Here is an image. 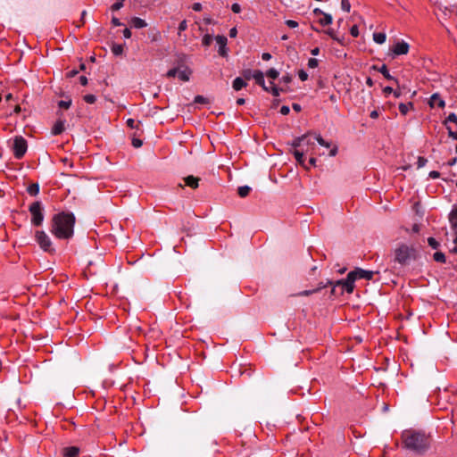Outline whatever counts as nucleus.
<instances>
[{"label":"nucleus","instance_id":"3","mask_svg":"<svg viewBox=\"0 0 457 457\" xmlns=\"http://www.w3.org/2000/svg\"><path fill=\"white\" fill-rule=\"evenodd\" d=\"M416 258L417 251L413 246L401 244L395 249L394 261L401 265H407L411 261L416 260Z\"/></svg>","mask_w":457,"mask_h":457},{"label":"nucleus","instance_id":"28","mask_svg":"<svg viewBox=\"0 0 457 457\" xmlns=\"http://www.w3.org/2000/svg\"><path fill=\"white\" fill-rule=\"evenodd\" d=\"M373 39L378 44H383L386 42V36L385 33L382 32L374 33Z\"/></svg>","mask_w":457,"mask_h":457},{"label":"nucleus","instance_id":"12","mask_svg":"<svg viewBox=\"0 0 457 457\" xmlns=\"http://www.w3.org/2000/svg\"><path fill=\"white\" fill-rule=\"evenodd\" d=\"M451 228L455 231L456 237L453 243L457 245V206H454L449 214Z\"/></svg>","mask_w":457,"mask_h":457},{"label":"nucleus","instance_id":"59","mask_svg":"<svg viewBox=\"0 0 457 457\" xmlns=\"http://www.w3.org/2000/svg\"><path fill=\"white\" fill-rule=\"evenodd\" d=\"M290 112V109L288 106L287 105H283L281 108H280V113L283 114V115H287Z\"/></svg>","mask_w":457,"mask_h":457},{"label":"nucleus","instance_id":"47","mask_svg":"<svg viewBox=\"0 0 457 457\" xmlns=\"http://www.w3.org/2000/svg\"><path fill=\"white\" fill-rule=\"evenodd\" d=\"M270 85H271V88H270V92L271 94L274 96H278L279 94H280V89L278 87H277L273 82H270Z\"/></svg>","mask_w":457,"mask_h":457},{"label":"nucleus","instance_id":"29","mask_svg":"<svg viewBox=\"0 0 457 457\" xmlns=\"http://www.w3.org/2000/svg\"><path fill=\"white\" fill-rule=\"evenodd\" d=\"M124 47L123 45L120 44H112V52L114 55L119 56L123 53Z\"/></svg>","mask_w":457,"mask_h":457},{"label":"nucleus","instance_id":"39","mask_svg":"<svg viewBox=\"0 0 457 457\" xmlns=\"http://www.w3.org/2000/svg\"><path fill=\"white\" fill-rule=\"evenodd\" d=\"M83 99L86 103L90 104H94L96 101V96L92 95V94L84 96Z\"/></svg>","mask_w":457,"mask_h":457},{"label":"nucleus","instance_id":"45","mask_svg":"<svg viewBox=\"0 0 457 457\" xmlns=\"http://www.w3.org/2000/svg\"><path fill=\"white\" fill-rule=\"evenodd\" d=\"M187 29V21H186V20H183V21L179 23V28H178V29H179V35H180V33H181L182 31H185Z\"/></svg>","mask_w":457,"mask_h":457},{"label":"nucleus","instance_id":"14","mask_svg":"<svg viewBox=\"0 0 457 457\" xmlns=\"http://www.w3.org/2000/svg\"><path fill=\"white\" fill-rule=\"evenodd\" d=\"M428 104L432 108L436 105L439 108H444L445 106V102L442 99L438 93H435L431 96Z\"/></svg>","mask_w":457,"mask_h":457},{"label":"nucleus","instance_id":"33","mask_svg":"<svg viewBox=\"0 0 457 457\" xmlns=\"http://www.w3.org/2000/svg\"><path fill=\"white\" fill-rule=\"evenodd\" d=\"M313 140H316L320 145L329 148L331 143L325 141L320 135H317Z\"/></svg>","mask_w":457,"mask_h":457},{"label":"nucleus","instance_id":"16","mask_svg":"<svg viewBox=\"0 0 457 457\" xmlns=\"http://www.w3.org/2000/svg\"><path fill=\"white\" fill-rule=\"evenodd\" d=\"M65 129V120L62 119H59L55 121L52 128V134L56 136L62 134Z\"/></svg>","mask_w":457,"mask_h":457},{"label":"nucleus","instance_id":"56","mask_svg":"<svg viewBox=\"0 0 457 457\" xmlns=\"http://www.w3.org/2000/svg\"><path fill=\"white\" fill-rule=\"evenodd\" d=\"M314 145H304L303 146V149H304V153L305 154H310L311 155H313V149H314Z\"/></svg>","mask_w":457,"mask_h":457},{"label":"nucleus","instance_id":"62","mask_svg":"<svg viewBox=\"0 0 457 457\" xmlns=\"http://www.w3.org/2000/svg\"><path fill=\"white\" fill-rule=\"evenodd\" d=\"M394 89L391 87H386L383 89V93L386 96H387L389 94L393 93Z\"/></svg>","mask_w":457,"mask_h":457},{"label":"nucleus","instance_id":"20","mask_svg":"<svg viewBox=\"0 0 457 457\" xmlns=\"http://www.w3.org/2000/svg\"><path fill=\"white\" fill-rule=\"evenodd\" d=\"M247 83L245 81L243 78L237 77L233 80L232 87L235 91H239L243 87H245Z\"/></svg>","mask_w":457,"mask_h":457},{"label":"nucleus","instance_id":"43","mask_svg":"<svg viewBox=\"0 0 457 457\" xmlns=\"http://www.w3.org/2000/svg\"><path fill=\"white\" fill-rule=\"evenodd\" d=\"M194 102L195 104H207L208 103V99L205 98L204 96L199 95V96H196L195 97Z\"/></svg>","mask_w":457,"mask_h":457},{"label":"nucleus","instance_id":"6","mask_svg":"<svg viewBox=\"0 0 457 457\" xmlns=\"http://www.w3.org/2000/svg\"><path fill=\"white\" fill-rule=\"evenodd\" d=\"M12 150L16 159H21L28 150L27 140L22 136H15L12 139Z\"/></svg>","mask_w":457,"mask_h":457},{"label":"nucleus","instance_id":"5","mask_svg":"<svg viewBox=\"0 0 457 457\" xmlns=\"http://www.w3.org/2000/svg\"><path fill=\"white\" fill-rule=\"evenodd\" d=\"M29 211L31 214V224L35 227L41 226L45 217L42 204L39 201L32 203L29 207Z\"/></svg>","mask_w":457,"mask_h":457},{"label":"nucleus","instance_id":"61","mask_svg":"<svg viewBox=\"0 0 457 457\" xmlns=\"http://www.w3.org/2000/svg\"><path fill=\"white\" fill-rule=\"evenodd\" d=\"M428 176L431 179H437V178L440 177V173L438 171H436V170H432V171L429 172Z\"/></svg>","mask_w":457,"mask_h":457},{"label":"nucleus","instance_id":"26","mask_svg":"<svg viewBox=\"0 0 457 457\" xmlns=\"http://www.w3.org/2000/svg\"><path fill=\"white\" fill-rule=\"evenodd\" d=\"M323 17L321 19L319 20V23L321 25V26H327V25H329L332 23V16L328 13H323L322 15Z\"/></svg>","mask_w":457,"mask_h":457},{"label":"nucleus","instance_id":"9","mask_svg":"<svg viewBox=\"0 0 457 457\" xmlns=\"http://www.w3.org/2000/svg\"><path fill=\"white\" fill-rule=\"evenodd\" d=\"M350 273H353V278L356 281L357 279H360V278L371 280L377 272L372 271V270H365L361 268H356L355 270L350 271Z\"/></svg>","mask_w":457,"mask_h":457},{"label":"nucleus","instance_id":"36","mask_svg":"<svg viewBox=\"0 0 457 457\" xmlns=\"http://www.w3.org/2000/svg\"><path fill=\"white\" fill-rule=\"evenodd\" d=\"M253 71L252 70L246 69L242 71V76L244 79L250 80L251 79H253Z\"/></svg>","mask_w":457,"mask_h":457},{"label":"nucleus","instance_id":"38","mask_svg":"<svg viewBox=\"0 0 457 457\" xmlns=\"http://www.w3.org/2000/svg\"><path fill=\"white\" fill-rule=\"evenodd\" d=\"M71 99H69L67 101L66 100H61L58 103V106L60 108H63V109H69L71 107Z\"/></svg>","mask_w":457,"mask_h":457},{"label":"nucleus","instance_id":"18","mask_svg":"<svg viewBox=\"0 0 457 457\" xmlns=\"http://www.w3.org/2000/svg\"><path fill=\"white\" fill-rule=\"evenodd\" d=\"M199 180H200L199 178H196L193 175H189V176L184 178L185 184L193 189H195L198 187Z\"/></svg>","mask_w":457,"mask_h":457},{"label":"nucleus","instance_id":"55","mask_svg":"<svg viewBox=\"0 0 457 457\" xmlns=\"http://www.w3.org/2000/svg\"><path fill=\"white\" fill-rule=\"evenodd\" d=\"M231 10L235 13H239L241 12V6L239 4L235 3L231 5Z\"/></svg>","mask_w":457,"mask_h":457},{"label":"nucleus","instance_id":"48","mask_svg":"<svg viewBox=\"0 0 457 457\" xmlns=\"http://www.w3.org/2000/svg\"><path fill=\"white\" fill-rule=\"evenodd\" d=\"M445 128H446V129L448 131V136L450 137H452L453 139L457 140V131L456 132L453 131L452 128L450 126H446Z\"/></svg>","mask_w":457,"mask_h":457},{"label":"nucleus","instance_id":"52","mask_svg":"<svg viewBox=\"0 0 457 457\" xmlns=\"http://www.w3.org/2000/svg\"><path fill=\"white\" fill-rule=\"evenodd\" d=\"M350 33H351V35H352L353 37H357L359 36V29H358L357 25H353V26L350 29Z\"/></svg>","mask_w":457,"mask_h":457},{"label":"nucleus","instance_id":"1","mask_svg":"<svg viewBox=\"0 0 457 457\" xmlns=\"http://www.w3.org/2000/svg\"><path fill=\"white\" fill-rule=\"evenodd\" d=\"M402 445L404 449L416 454L425 453L430 446V438L424 432L406 429L401 435Z\"/></svg>","mask_w":457,"mask_h":457},{"label":"nucleus","instance_id":"2","mask_svg":"<svg viewBox=\"0 0 457 457\" xmlns=\"http://www.w3.org/2000/svg\"><path fill=\"white\" fill-rule=\"evenodd\" d=\"M74 224V214L62 212L54 215L50 230L59 239H69L73 236Z\"/></svg>","mask_w":457,"mask_h":457},{"label":"nucleus","instance_id":"25","mask_svg":"<svg viewBox=\"0 0 457 457\" xmlns=\"http://www.w3.org/2000/svg\"><path fill=\"white\" fill-rule=\"evenodd\" d=\"M251 187L248 186H241L237 188V194L240 197H246L251 192Z\"/></svg>","mask_w":457,"mask_h":457},{"label":"nucleus","instance_id":"21","mask_svg":"<svg viewBox=\"0 0 457 457\" xmlns=\"http://www.w3.org/2000/svg\"><path fill=\"white\" fill-rule=\"evenodd\" d=\"M374 70L378 71L383 76L388 80L397 81L393 76L390 75L388 69L386 64H383L381 67L378 68L377 66H373Z\"/></svg>","mask_w":457,"mask_h":457},{"label":"nucleus","instance_id":"53","mask_svg":"<svg viewBox=\"0 0 457 457\" xmlns=\"http://www.w3.org/2000/svg\"><path fill=\"white\" fill-rule=\"evenodd\" d=\"M298 76L302 81H305L308 79V74L303 70L298 71Z\"/></svg>","mask_w":457,"mask_h":457},{"label":"nucleus","instance_id":"8","mask_svg":"<svg viewBox=\"0 0 457 457\" xmlns=\"http://www.w3.org/2000/svg\"><path fill=\"white\" fill-rule=\"evenodd\" d=\"M314 140L311 138V133H306L301 137H295L291 143L290 145L294 149H303L304 145H313Z\"/></svg>","mask_w":457,"mask_h":457},{"label":"nucleus","instance_id":"46","mask_svg":"<svg viewBox=\"0 0 457 457\" xmlns=\"http://www.w3.org/2000/svg\"><path fill=\"white\" fill-rule=\"evenodd\" d=\"M318 64H319V62L315 58H310L308 61V67L311 69L316 68L318 66Z\"/></svg>","mask_w":457,"mask_h":457},{"label":"nucleus","instance_id":"10","mask_svg":"<svg viewBox=\"0 0 457 457\" xmlns=\"http://www.w3.org/2000/svg\"><path fill=\"white\" fill-rule=\"evenodd\" d=\"M409 48H410V46L408 43H406L404 41H399L394 45V46L392 48V52H393L394 55L406 54L409 52Z\"/></svg>","mask_w":457,"mask_h":457},{"label":"nucleus","instance_id":"49","mask_svg":"<svg viewBox=\"0 0 457 457\" xmlns=\"http://www.w3.org/2000/svg\"><path fill=\"white\" fill-rule=\"evenodd\" d=\"M123 6V3L117 1L111 6V10L115 12L119 11Z\"/></svg>","mask_w":457,"mask_h":457},{"label":"nucleus","instance_id":"23","mask_svg":"<svg viewBox=\"0 0 457 457\" xmlns=\"http://www.w3.org/2000/svg\"><path fill=\"white\" fill-rule=\"evenodd\" d=\"M413 108V104L409 102L407 104L401 103L399 104V111L403 115H406L408 112Z\"/></svg>","mask_w":457,"mask_h":457},{"label":"nucleus","instance_id":"35","mask_svg":"<svg viewBox=\"0 0 457 457\" xmlns=\"http://www.w3.org/2000/svg\"><path fill=\"white\" fill-rule=\"evenodd\" d=\"M127 126L130 129H137L138 125L140 124V121H136L134 119H128L127 120Z\"/></svg>","mask_w":457,"mask_h":457},{"label":"nucleus","instance_id":"57","mask_svg":"<svg viewBox=\"0 0 457 457\" xmlns=\"http://www.w3.org/2000/svg\"><path fill=\"white\" fill-rule=\"evenodd\" d=\"M202 4L201 3H195L193 4L192 5V9L195 11V12H200L202 11Z\"/></svg>","mask_w":457,"mask_h":457},{"label":"nucleus","instance_id":"13","mask_svg":"<svg viewBox=\"0 0 457 457\" xmlns=\"http://www.w3.org/2000/svg\"><path fill=\"white\" fill-rule=\"evenodd\" d=\"M291 153L294 154L296 162L305 169H309V166L305 164L304 159V149H293Z\"/></svg>","mask_w":457,"mask_h":457},{"label":"nucleus","instance_id":"24","mask_svg":"<svg viewBox=\"0 0 457 457\" xmlns=\"http://www.w3.org/2000/svg\"><path fill=\"white\" fill-rule=\"evenodd\" d=\"M191 75V71L188 69H185L183 71H179L178 77L182 81H188Z\"/></svg>","mask_w":457,"mask_h":457},{"label":"nucleus","instance_id":"31","mask_svg":"<svg viewBox=\"0 0 457 457\" xmlns=\"http://www.w3.org/2000/svg\"><path fill=\"white\" fill-rule=\"evenodd\" d=\"M448 122H453L457 124V116L454 112L450 113L447 118L443 121V124L446 127L449 126Z\"/></svg>","mask_w":457,"mask_h":457},{"label":"nucleus","instance_id":"30","mask_svg":"<svg viewBox=\"0 0 457 457\" xmlns=\"http://www.w3.org/2000/svg\"><path fill=\"white\" fill-rule=\"evenodd\" d=\"M433 259L437 262H441V263H445V261H446V258H445V255L444 253L442 252H436L433 255Z\"/></svg>","mask_w":457,"mask_h":457},{"label":"nucleus","instance_id":"34","mask_svg":"<svg viewBox=\"0 0 457 457\" xmlns=\"http://www.w3.org/2000/svg\"><path fill=\"white\" fill-rule=\"evenodd\" d=\"M149 37L151 39V42L159 41L162 37L161 32L159 30L155 29L151 34H149Z\"/></svg>","mask_w":457,"mask_h":457},{"label":"nucleus","instance_id":"42","mask_svg":"<svg viewBox=\"0 0 457 457\" xmlns=\"http://www.w3.org/2000/svg\"><path fill=\"white\" fill-rule=\"evenodd\" d=\"M427 162H428L427 158H425L423 156H419L418 161H417V167L419 169L422 168L427 164Z\"/></svg>","mask_w":457,"mask_h":457},{"label":"nucleus","instance_id":"7","mask_svg":"<svg viewBox=\"0 0 457 457\" xmlns=\"http://www.w3.org/2000/svg\"><path fill=\"white\" fill-rule=\"evenodd\" d=\"M35 240L44 252L53 253L54 251L52 246V241L45 231L37 230L35 232Z\"/></svg>","mask_w":457,"mask_h":457},{"label":"nucleus","instance_id":"22","mask_svg":"<svg viewBox=\"0 0 457 457\" xmlns=\"http://www.w3.org/2000/svg\"><path fill=\"white\" fill-rule=\"evenodd\" d=\"M327 287V284H323L322 282L320 283L319 287L315 289H312V290H304V291H302L300 293H298L296 295H299V296H308V295H311L314 293H317L319 292L320 289L324 288Z\"/></svg>","mask_w":457,"mask_h":457},{"label":"nucleus","instance_id":"41","mask_svg":"<svg viewBox=\"0 0 457 457\" xmlns=\"http://www.w3.org/2000/svg\"><path fill=\"white\" fill-rule=\"evenodd\" d=\"M428 243L429 246H431L433 249H437L439 247V243L434 237H428Z\"/></svg>","mask_w":457,"mask_h":457},{"label":"nucleus","instance_id":"51","mask_svg":"<svg viewBox=\"0 0 457 457\" xmlns=\"http://www.w3.org/2000/svg\"><path fill=\"white\" fill-rule=\"evenodd\" d=\"M178 72H179V70L177 68H173V69H170V71H168V72L166 73V76L168 78H173L176 75H178Z\"/></svg>","mask_w":457,"mask_h":457},{"label":"nucleus","instance_id":"17","mask_svg":"<svg viewBox=\"0 0 457 457\" xmlns=\"http://www.w3.org/2000/svg\"><path fill=\"white\" fill-rule=\"evenodd\" d=\"M63 457H78L79 448L77 446L64 447L62 451Z\"/></svg>","mask_w":457,"mask_h":457},{"label":"nucleus","instance_id":"60","mask_svg":"<svg viewBox=\"0 0 457 457\" xmlns=\"http://www.w3.org/2000/svg\"><path fill=\"white\" fill-rule=\"evenodd\" d=\"M123 37L125 38H130L131 37V31L129 29L126 28L122 31Z\"/></svg>","mask_w":457,"mask_h":457},{"label":"nucleus","instance_id":"15","mask_svg":"<svg viewBox=\"0 0 457 457\" xmlns=\"http://www.w3.org/2000/svg\"><path fill=\"white\" fill-rule=\"evenodd\" d=\"M253 79H254L256 84L261 86L265 91H270L269 87L265 86L264 75L262 71H253Z\"/></svg>","mask_w":457,"mask_h":457},{"label":"nucleus","instance_id":"58","mask_svg":"<svg viewBox=\"0 0 457 457\" xmlns=\"http://www.w3.org/2000/svg\"><path fill=\"white\" fill-rule=\"evenodd\" d=\"M281 81L286 84H288L292 81V77L289 74L285 75L281 78Z\"/></svg>","mask_w":457,"mask_h":457},{"label":"nucleus","instance_id":"63","mask_svg":"<svg viewBox=\"0 0 457 457\" xmlns=\"http://www.w3.org/2000/svg\"><path fill=\"white\" fill-rule=\"evenodd\" d=\"M112 23L113 26H116V27L122 25V23L120 21V20L116 17H112Z\"/></svg>","mask_w":457,"mask_h":457},{"label":"nucleus","instance_id":"4","mask_svg":"<svg viewBox=\"0 0 457 457\" xmlns=\"http://www.w3.org/2000/svg\"><path fill=\"white\" fill-rule=\"evenodd\" d=\"M354 282L355 279L353 278V273H348L345 279L337 280L335 284L331 281H328L327 285H333V287L331 289V295H337V287L341 288L340 294H343L344 291L347 292L348 294H352L354 289Z\"/></svg>","mask_w":457,"mask_h":457},{"label":"nucleus","instance_id":"32","mask_svg":"<svg viewBox=\"0 0 457 457\" xmlns=\"http://www.w3.org/2000/svg\"><path fill=\"white\" fill-rule=\"evenodd\" d=\"M212 36L210 35V34H205L203 38H202V45L205 47H208L211 46L212 42Z\"/></svg>","mask_w":457,"mask_h":457},{"label":"nucleus","instance_id":"54","mask_svg":"<svg viewBox=\"0 0 457 457\" xmlns=\"http://www.w3.org/2000/svg\"><path fill=\"white\" fill-rule=\"evenodd\" d=\"M285 23L291 29H295L298 26V22L293 20H287Z\"/></svg>","mask_w":457,"mask_h":457},{"label":"nucleus","instance_id":"44","mask_svg":"<svg viewBox=\"0 0 457 457\" xmlns=\"http://www.w3.org/2000/svg\"><path fill=\"white\" fill-rule=\"evenodd\" d=\"M325 33L327 35H328L331 38H333L334 40H337L338 42H340L339 38L337 37L336 35V32L333 29H328L325 31Z\"/></svg>","mask_w":457,"mask_h":457},{"label":"nucleus","instance_id":"40","mask_svg":"<svg viewBox=\"0 0 457 457\" xmlns=\"http://www.w3.org/2000/svg\"><path fill=\"white\" fill-rule=\"evenodd\" d=\"M278 74H279L278 71L273 68L270 69L266 73V75L269 78L273 79H277L278 77Z\"/></svg>","mask_w":457,"mask_h":457},{"label":"nucleus","instance_id":"37","mask_svg":"<svg viewBox=\"0 0 457 457\" xmlns=\"http://www.w3.org/2000/svg\"><path fill=\"white\" fill-rule=\"evenodd\" d=\"M341 8L346 12H349L351 10L350 0H341Z\"/></svg>","mask_w":457,"mask_h":457},{"label":"nucleus","instance_id":"50","mask_svg":"<svg viewBox=\"0 0 457 457\" xmlns=\"http://www.w3.org/2000/svg\"><path fill=\"white\" fill-rule=\"evenodd\" d=\"M143 142L142 140H140L139 138H137V137H133L132 138V145L135 147V148H138L142 145Z\"/></svg>","mask_w":457,"mask_h":457},{"label":"nucleus","instance_id":"19","mask_svg":"<svg viewBox=\"0 0 457 457\" xmlns=\"http://www.w3.org/2000/svg\"><path fill=\"white\" fill-rule=\"evenodd\" d=\"M129 24L131 27L135 29H143L147 26L146 21L139 17L131 18V20L129 21Z\"/></svg>","mask_w":457,"mask_h":457},{"label":"nucleus","instance_id":"27","mask_svg":"<svg viewBox=\"0 0 457 457\" xmlns=\"http://www.w3.org/2000/svg\"><path fill=\"white\" fill-rule=\"evenodd\" d=\"M27 191L30 195L36 196L39 193V185L33 183L28 187Z\"/></svg>","mask_w":457,"mask_h":457},{"label":"nucleus","instance_id":"11","mask_svg":"<svg viewBox=\"0 0 457 457\" xmlns=\"http://www.w3.org/2000/svg\"><path fill=\"white\" fill-rule=\"evenodd\" d=\"M215 40L219 45V54L222 57H226L228 55L227 43L228 39L225 36L218 35L215 37Z\"/></svg>","mask_w":457,"mask_h":457},{"label":"nucleus","instance_id":"64","mask_svg":"<svg viewBox=\"0 0 457 457\" xmlns=\"http://www.w3.org/2000/svg\"><path fill=\"white\" fill-rule=\"evenodd\" d=\"M237 35V28L234 27V28L230 29V30H229V37H236Z\"/></svg>","mask_w":457,"mask_h":457}]
</instances>
